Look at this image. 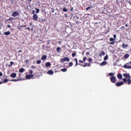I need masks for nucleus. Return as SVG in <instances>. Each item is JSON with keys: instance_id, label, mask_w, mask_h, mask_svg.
<instances>
[{"instance_id": "obj_1", "label": "nucleus", "mask_w": 131, "mask_h": 131, "mask_svg": "<svg viewBox=\"0 0 131 131\" xmlns=\"http://www.w3.org/2000/svg\"><path fill=\"white\" fill-rule=\"evenodd\" d=\"M113 36H114V38H110L109 39L110 41H111L110 43V45H114V43H115V40L116 39V34H114Z\"/></svg>"}, {"instance_id": "obj_2", "label": "nucleus", "mask_w": 131, "mask_h": 131, "mask_svg": "<svg viewBox=\"0 0 131 131\" xmlns=\"http://www.w3.org/2000/svg\"><path fill=\"white\" fill-rule=\"evenodd\" d=\"M125 69H131V66L130 62L125 63L123 67Z\"/></svg>"}, {"instance_id": "obj_3", "label": "nucleus", "mask_w": 131, "mask_h": 131, "mask_svg": "<svg viewBox=\"0 0 131 131\" xmlns=\"http://www.w3.org/2000/svg\"><path fill=\"white\" fill-rule=\"evenodd\" d=\"M123 82L125 83V82H127V84H131V80L130 78L126 79V78H124L123 79Z\"/></svg>"}, {"instance_id": "obj_4", "label": "nucleus", "mask_w": 131, "mask_h": 131, "mask_svg": "<svg viewBox=\"0 0 131 131\" xmlns=\"http://www.w3.org/2000/svg\"><path fill=\"white\" fill-rule=\"evenodd\" d=\"M20 13L17 11H14L11 14L12 17H17V16H19Z\"/></svg>"}, {"instance_id": "obj_5", "label": "nucleus", "mask_w": 131, "mask_h": 131, "mask_svg": "<svg viewBox=\"0 0 131 131\" xmlns=\"http://www.w3.org/2000/svg\"><path fill=\"white\" fill-rule=\"evenodd\" d=\"M60 60L61 62H66V61L67 62H69V61H70V59H69V57H65L63 58H61Z\"/></svg>"}, {"instance_id": "obj_6", "label": "nucleus", "mask_w": 131, "mask_h": 131, "mask_svg": "<svg viewBox=\"0 0 131 131\" xmlns=\"http://www.w3.org/2000/svg\"><path fill=\"white\" fill-rule=\"evenodd\" d=\"M110 80L113 83H115L116 82V77L115 76H112L111 77Z\"/></svg>"}, {"instance_id": "obj_7", "label": "nucleus", "mask_w": 131, "mask_h": 131, "mask_svg": "<svg viewBox=\"0 0 131 131\" xmlns=\"http://www.w3.org/2000/svg\"><path fill=\"white\" fill-rule=\"evenodd\" d=\"M124 84V83L122 81L118 82L115 84L116 86H121V85Z\"/></svg>"}, {"instance_id": "obj_8", "label": "nucleus", "mask_w": 131, "mask_h": 131, "mask_svg": "<svg viewBox=\"0 0 131 131\" xmlns=\"http://www.w3.org/2000/svg\"><path fill=\"white\" fill-rule=\"evenodd\" d=\"M38 19V16H37V14H34L33 15V20H34V21H37Z\"/></svg>"}, {"instance_id": "obj_9", "label": "nucleus", "mask_w": 131, "mask_h": 131, "mask_svg": "<svg viewBox=\"0 0 131 131\" xmlns=\"http://www.w3.org/2000/svg\"><path fill=\"white\" fill-rule=\"evenodd\" d=\"M124 77H125V78H128L129 79L130 78V75H129V74H126V73H124L123 74Z\"/></svg>"}, {"instance_id": "obj_10", "label": "nucleus", "mask_w": 131, "mask_h": 131, "mask_svg": "<svg viewBox=\"0 0 131 131\" xmlns=\"http://www.w3.org/2000/svg\"><path fill=\"white\" fill-rule=\"evenodd\" d=\"M34 75L31 74V75H27L26 76V78L27 79H30L31 78H32L33 77Z\"/></svg>"}, {"instance_id": "obj_11", "label": "nucleus", "mask_w": 131, "mask_h": 131, "mask_svg": "<svg viewBox=\"0 0 131 131\" xmlns=\"http://www.w3.org/2000/svg\"><path fill=\"white\" fill-rule=\"evenodd\" d=\"M17 76V74L16 73H12L10 74V77H13V78H15Z\"/></svg>"}, {"instance_id": "obj_12", "label": "nucleus", "mask_w": 131, "mask_h": 131, "mask_svg": "<svg viewBox=\"0 0 131 131\" xmlns=\"http://www.w3.org/2000/svg\"><path fill=\"white\" fill-rule=\"evenodd\" d=\"M107 62L106 61H103L102 63L99 64L100 66H103L104 65H106Z\"/></svg>"}, {"instance_id": "obj_13", "label": "nucleus", "mask_w": 131, "mask_h": 131, "mask_svg": "<svg viewBox=\"0 0 131 131\" xmlns=\"http://www.w3.org/2000/svg\"><path fill=\"white\" fill-rule=\"evenodd\" d=\"M117 77L119 79H121L122 78V75L120 73L117 74Z\"/></svg>"}, {"instance_id": "obj_14", "label": "nucleus", "mask_w": 131, "mask_h": 131, "mask_svg": "<svg viewBox=\"0 0 131 131\" xmlns=\"http://www.w3.org/2000/svg\"><path fill=\"white\" fill-rule=\"evenodd\" d=\"M129 57V54L126 53L125 55H124L123 58L124 59H127Z\"/></svg>"}, {"instance_id": "obj_15", "label": "nucleus", "mask_w": 131, "mask_h": 131, "mask_svg": "<svg viewBox=\"0 0 131 131\" xmlns=\"http://www.w3.org/2000/svg\"><path fill=\"white\" fill-rule=\"evenodd\" d=\"M99 57H102V56H105V52L104 51H101L99 54Z\"/></svg>"}, {"instance_id": "obj_16", "label": "nucleus", "mask_w": 131, "mask_h": 131, "mask_svg": "<svg viewBox=\"0 0 131 131\" xmlns=\"http://www.w3.org/2000/svg\"><path fill=\"white\" fill-rule=\"evenodd\" d=\"M4 35H10L11 34V32L9 31H8L7 32H5L4 33Z\"/></svg>"}, {"instance_id": "obj_17", "label": "nucleus", "mask_w": 131, "mask_h": 131, "mask_svg": "<svg viewBox=\"0 0 131 131\" xmlns=\"http://www.w3.org/2000/svg\"><path fill=\"white\" fill-rule=\"evenodd\" d=\"M127 47H128V45L126 44V45H125V43H123V44H122V48L123 49H125V48H127Z\"/></svg>"}, {"instance_id": "obj_18", "label": "nucleus", "mask_w": 131, "mask_h": 131, "mask_svg": "<svg viewBox=\"0 0 131 131\" xmlns=\"http://www.w3.org/2000/svg\"><path fill=\"white\" fill-rule=\"evenodd\" d=\"M48 74H49L50 75H52V74H54V71H52V70H49L48 72Z\"/></svg>"}, {"instance_id": "obj_19", "label": "nucleus", "mask_w": 131, "mask_h": 131, "mask_svg": "<svg viewBox=\"0 0 131 131\" xmlns=\"http://www.w3.org/2000/svg\"><path fill=\"white\" fill-rule=\"evenodd\" d=\"M46 67H50L51 66V63L50 62H48L45 64Z\"/></svg>"}, {"instance_id": "obj_20", "label": "nucleus", "mask_w": 131, "mask_h": 131, "mask_svg": "<svg viewBox=\"0 0 131 131\" xmlns=\"http://www.w3.org/2000/svg\"><path fill=\"white\" fill-rule=\"evenodd\" d=\"M46 59H47V55H43L41 57V60L43 61L46 60Z\"/></svg>"}, {"instance_id": "obj_21", "label": "nucleus", "mask_w": 131, "mask_h": 131, "mask_svg": "<svg viewBox=\"0 0 131 131\" xmlns=\"http://www.w3.org/2000/svg\"><path fill=\"white\" fill-rule=\"evenodd\" d=\"M19 72H20V73H23V72H24V68L20 69L19 70Z\"/></svg>"}, {"instance_id": "obj_22", "label": "nucleus", "mask_w": 131, "mask_h": 131, "mask_svg": "<svg viewBox=\"0 0 131 131\" xmlns=\"http://www.w3.org/2000/svg\"><path fill=\"white\" fill-rule=\"evenodd\" d=\"M74 60L76 61L75 66H77V65H80V64L77 63V58H74Z\"/></svg>"}, {"instance_id": "obj_23", "label": "nucleus", "mask_w": 131, "mask_h": 131, "mask_svg": "<svg viewBox=\"0 0 131 131\" xmlns=\"http://www.w3.org/2000/svg\"><path fill=\"white\" fill-rule=\"evenodd\" d=\"M8 81H9V80H8V79H5L4 80H3V83H7V82H8Z\"/></svg>"}, {"instance_id": "obj_24", "label": "nucleus", "mask_w": 131, "mask_h": 131, "mask_svg": "<svg viewBox=\"0 0 131 131\" xmlns=\"http://www.w3.org/2000/svg\"><path fill=\"white\" fill-rule=\"evenodd\" d=\"M56 51L58 53H60V51H61V48L57 47L56 49Z\"/></svg>"}, {"instance_id": "obj_25", "label": "nucleus", "mask_w": 131, "mask_h": 131, "mask_svg": "<svg viewBox=\"0 0 131 131\" xmlns=\"http://www.w3.org/2000/svg\"><path fill=\"white\" fill-rule=\"evenodd\" d=\"M12 65H14V62L13 61H11L10 62V64L8 65V67H12Z\"/></svg>"}, {"instance_id": "obj_26", "label": "nucleus", "mask_w": 131, "mask_h": 131, "mask_svg": "<svg viewBox=\"0 0 131 131\" xmlns=\"http://www.w3.org/2000/svg\"><path fill=\"white\" fill-rule=\"evenodd\" d=\"M61 71H62V72H66V71H67V69L66 68L62 69L61 70Z\"/></svg>"}, {"instance_id": "obj_27", "label": "nucleus", "mask_w": 131, "mask_h": 131, "mask_svg": "<svg viewBox=\"0 0 131 131\" xmlns=\"http://www.w3.org/2000/svg\"><path fill=\"white\" fill-rule=\"evenodd\" d=\"M20 79H12L10 80V81H19Z\"/></svg>"}, {"instance_id": "obj_28", "label": "nucleus", "mask_w": 131, "mask_h": 131, "mask_svg": "<svg viewBox=\"0 0 131 131\" xmlns=\"http://www.w3.org/2000/svg\"><path fill=\"white\" fill-rule=\"evenodd\" d=\"M35 10H36V14H38V13H39V9H38V8H35Z\"/></svg>"}, {"instance_id": "obj_29", "label": "nucleus", "mask_w": 131, "mask_h": 131, "mask_svg": "<svg viewBox=\"0 0 131 131\" xmlns=\"http://www.w3.org/2000/svg\"><path fill=\"white\" fill-rule=\"evenodd\" d=\"M104 61H106V60H108V55H106L104 57Z\"/></svg>"}, {"instance_id": "obj_30", "label": "nucleus", "mask_w": 131, "mask_h": 131, "mask_svg": "<svg viewBox=\"0 0 131 131\" xmlns=\"http://www.w3.org/2000/svg\"><path fill=\"white\" fill-rule=\"evenodd\" d=\"M63 12H68V10L66 9V8H64L62 9Z\"/></svg>"}, {"instance_id": "obj_31", "label": "nucleus", "mask_w": 131, "mask_h": 131, "mask_svg": "<svg viewBox=\"0 0 131 131\" xmlns=\"http://www.w3.org/2000/svg\"><path fill=\"white\" fill-rule=\"evenodd\" d=\"M108 75H109L110 76H114V73H110L108 74Z\"/></svg>"}, {"instance_id": "obj_32", "label": "nucleus", "mask_w": 131, "mask_h": 131, "mask_svg": "<svg viewBox=\"0 0 131 131\" xmlns=\"http://www.w3.org/2000/svg\"><path fill=\"white\" fill-rule=\"evenodd\" d=\"M40 63H41V61L40 60H37L36 61V64H40Z\"/></svg>"}, {"instance_id": "obj_33", "label": "nucleus", "mask_w": 131, "mask_h": 131, "mask_svg": "<svg viewBox=\"0 0 131 131\" xmlns=\"http://www.w3.org/2000/svg\"><path fill=\"white\" fill-rule=\"evenodd\" d=\"M75 56H76V53L73 52V53L72 54V56L73 57H75Z\"/></svg>"}, {"instance_id": "obj_34", "label": "nucleus", "mask_w": 131, "mask_h": 131, "mask_svg": "<svg viewBox=\"0 0 131 131\" xmlns=\"http://www.w3.org/2000/svg\"><path fill=\"white\" fill-rule=\"evenodd\" d=\"M73 63L72 62H70L69 63V66H70V67H71L72 66H73Z\"/></svg>"}, {"instance_id": "obj_35", "label": "nucleus", "mask_w": 131, "mask_h": 131, "mask_svg": "<svg viewBox=\"0 0 131 131\" xmlns=\"http://www.w3.org/2000/svg\"><path fill=\"white\" fill-rule=\"evenodd\" d=\"M92 61H93V59L91 57L89 58V59H88V61L91 63V62H92Z\"/></svg>"}, {"instance_id": "obj_36", "label": "nucleus", "mask_w": 131, "mask_h": 131, "mask_svg": "<svg viewBox=\"0 0 131 131\" xmlns=\"http://www.w3.org/2000/svg\"><path fill=\"white\" fill-rule=\"evenodd\" d=\"M86 66H88V63L85 62L84 65L83 66V67H86Z\"/></svg>"}, {"instance_id": "obj_37", "label": "nucleus", "mask_w": 131, "mask_h": 131, "mask_svg": "<svg viewBox=\"0 0 131 131\" xmlns=\"http://www.w3.org/2000/svg\"><path fill=\"white\" fill-rule=\"evenodd\" d=\"M25 29L26 30H29V31H30V30H31L30 28L29 27L25 28Z\"/></svg>"}, {"instance_id": "obj_38", "label": "nucleus", "mask_w": 131, "mask_h": 131, "mask_svg": "<svg viewBox=\"0 0 131 131\" xmlns=\"http://www.w3.org/2000/svg\"><path fill=\"white\" fill-rule=\"evenodd\" d=\"M86 57H85L83 58V62H85L86 61Z\"/></svg>"}, {"instance_id": "obj_39", "label": "nucleus", "mask_w": 131, "mask_h": 131, "mask_svg": "<svg viewBox=\"0 0 131 131\" xmlns=\"http://www.w3.org/2000/svg\"><path fill=\"white\" fill-rule=\"evenodd\" d=\"M90 9H91V7H88L86 8L85 10H86V11H89V10H90Z\"/></svg>"}, {"instance_id": "obj_40", "label": "nucleus", "mask_w": 131, "mask_h": 131, "mask_svg": "<svg viewBox=\"0 0 131 131\" xmlns=\"http://www.w3.org/2000/svg\"><path fill=\"white\" fill-rule=\"evenodd\" d=\"M32 14H33V15H34V14H35V10H32Z\"/></svg>"}, {"instance_id": "obj_41", "label": "nucleus", "mask_w": 131, "mask_h": 131, "mask_svg": "<svg viewBox=\"0 0 131 131\" xmlns=\"http://www.w3.org/2000/svg\"><path fill=\"white\" fill-rule=\"evenodd\" d=\"M29 73H30V74H32V73H33V71H32V70L30 71Z\"/></svg>"}, {"instance_id": "obj_42", "label": "nucleus", "mask_w": 131, "mask_h": 131, "mask_svg": "<svg viewBox=\"0 0 131 131\" xmlns=\"http://www.w3.org/2000/svg\"><path fill=\"white\" fill-rule=\"evenodd\" d=\"M7 20H9V21H11V20H13V17H10L8 19H7Z\"/></svg>"}, {"instance_id": "obj_43", "label": "nucleus", "mask_w": 131, "mask_h": 131, "mask_svg": "<svg viewBox=\"0 0 131 131\" xmlns=\"http://www.w3.org/2000/svg\"><path fill=\"white\" fill-rule=\"evenodd\" d=\"M90 53L89 52H86V56H89V55H90Z\"/></svg>"}, {"instance_id": "obj_44", "label": "nucleus", "mask_w": 131, "mask_h": 131, "mask_svg": "<svg viewBox=\"0 0 131 131\" xmlns=\"http://www.w3.org/2000/svg\"><path fill=\"white\" fill-rule=\"evenodd\" d=\"M31 68H33V69H35V68H36L35 67V66H32L31 67Z\"/></svg>"}, {"instance_id": "obj_45", "label": "nucleus", "mask_w": 131, "mask_h": 131, "mask_svg": "<svg viewBox=\"0 0 131 131\" xmlns=\"http://www.w3.org/2000/svg\"><path fill=\"white\" fill-rule=\"evenodd\" d=\"M79 63H83V60H79Z\"/></svg>"}, {"instance_id": "obj_46", "label": "nucleus", "mask_w": 131, "mask_h": 131, "mask_svg": "<svg viewBox=\"0 0 131 131\" xmlns=\"http://www.w3.org/2000/svg\"><path fill=\"white\" fill-rule=\"evenodd\" d=\"M87 66L88 67H91V64L90 63H88Z\"/></svg>"}, {"instance_id": "obj_47", "label": "nucleus", "mask_w": 131, "mask_h": 131, "mask_svg": "<svg viewBox=\"0 0 131 131\" xmlns=\"http://www.w3.org/2000/svg\"><path fill=\"white\" fill-rule=\"evenodd\" d=\"M0 76H3V73L2 72H0Z\"/></svg>"}, {"instance_id": "obj_48", "label": "nucleus", "mask_w": 131, "mask_h": 131, "mask_svg": "<svg viewBox=\"0 0 131 131\" xmlns=\"http://www.w3.org/2000/svg\"><path fill=\"white\" fill-rule=\"evenodd\" d=\"M70 11H71V12H72L73 11V7L71 8Z\"/></svg>"}, {"instance_id": "obj_49", "label": "nucleus", "mask_w": 131, "mask_h": 131, "mask_svg": "<svg viewBox=\"0 0 131 131\" xmlns=\"http://www.w3.org/2000/svg\"><path fill=\"white\" fill-rule=\"evenodd\" d=\"M28 61H29V60L26 59L25 61L26 63H28Z\"/></svg>"}, {"instance_id": "obj_50", "label": "nucleus", "mask_w": 131, "mask_h": 131, "mask_svg": "<svg viewBox=\"0 0 131 131\" xmlns=\"http://www.w3.org/2000/svg\"><path fill=\"white\" fill-rule=\"evenodd\" d=\"M7 27H8V28H11V26H10V25H8L7 26Z\"/></svg>"}, {"instance_id": "obj_51", "label": "nucleus", "mask_w": 131, "mask_h": 131, "mask_svg": "<svg viewBox=\"0 0 131 131\" xmlns=\"http://www.w3.org/2000/svg\"><path fill=\"white\" fill-rule=\"evenodd\" d=\"M31 31H33V27H32V28H31Z\"/></svg>"}, {"instance_id": "obj_52", "label": "nucleus", "mask_w": 131, "mask_h": 131, "mask_svg": "<svg viewBox=\"0 0 131 131\" xmlns=\"http://www.w3.org/2000/svg\"><path fill=\"white\" fill-rule=\"evenodd\" d=\"M121 28L122 29H124V26H122L121 27Z\"/></svg>"}, {"instance_id": "obj_53", "label": "nucleus", "mask_w": 131, "mask_h": 131, "mask_svg": "<svg viewBox=\"0 0 131 131\" xmlns=\"http://www.w3.org/2000/svg\"><path fill=\"white\" fill-rule=\"evenodd\" d=\"M125 27H128V25H127V24H125Z\"/></svg>"}, {"instance_id": "obj_54", "label": "nucleus", "mask_w": 131, "mask_h": 131, "mask_svg": "<svg viewBox=\"0 0 131 131\" xmlns=\"http://www.w3.org/2000/svg\"><path fill=\"white\" fill-rule=\"evenodd\" d=\"M22 52V50L18 51V53H21Z\"/></svg>"}, {"instance_id": "obj_55", "label": "nucleus", "mask_w": 131, "mask_h": 131, "mask_svg": "<svg viewBox=\"0 0 131 131\" xmlns=\"http://www.w3.org/2000/svg\"><path fill=\"white\" fill-rule=\"evenodd\" d=\"M28 2H29V3H31L32 0H29Z\"/></svg>"}, {"instance_id": "obj_56", "label": "nucleus", "mask_w": 131, "mask_h": 131, "mask_svg": "<svg viewBox=\"0 0 131 131\" xmlns=\"http://www.w3.org/2000/svg\"><path fill=\"white\" fill-rule=\"evenodd\" d=\"M42 21H47V19H42Z\"/></svg>"}, {"instance_id": "obj_57", "label": "nucleus", "mask_w": 131, "mask_h": 131, "mask_svg": "<svg viewBox=\"0 0 131 131\" xmlns=\"http://www.w3.org/2000/svg\"><path fill=\"white\" fill-rule=\"evenodd\" d=\"M64 16H65V17H67V14H64Z\"/></svg>"}, {"instance_id": "obj_58", "label": "nucleus", "mask_w": 131, "mask_h": 131, "mask_svg": "<svg viewBox=\"0 0 131 131\" xmlns=\"http://www.w3.org/2000/svg\"><path fill=\"white\" fill-rule=\"evenodd\" d=\"M2 83H3V82H0V84H2Z\"/></svg>"}, {"instance_id": "obj_59", "label": "nucleus", "mask_w": 131, "mask_h": 131, "mask_svg": "<svg viewBox=\"0 0 131 131\" xmlns=\"http://www.w3.org/2000/svg\"><path fill=\"white\" fill-rule=\"evenodd\" d=\"M76 24H78V21H76Z\"/></svg>"}, {"instance_id": "obj_60", "label": "nucleus", "mask_w": 131, "mask_h": 131, "mask_svg": "<svg viewBox=\"0 0 131 131\" xmlns=\"http://www.w3.org/2000/svg\"><path fill=\"white\" fill-rule=\"evenodd\" d=\"M30 25H32V24H31V23H30Z\"/></svg>"}, {"instance_id": "obj_61", "label": "nucleus", "mask_w": 131, "mask_h": 131, "mask_svg": "<svg viewBox=\"0 0 131 131\" xmlns=\"http://www.w3.org/2000/svg\"><path fill=\"white\" fill-rule=\"evenodd\" d=\"M130 65H131V61H130Z\"/></svg>"}, {"instance_id": "obj_62", "label": "nucleus", "mask_w": 131, "mask_h": 131, "mask_svg": "<svg viewBox=\"0 0 131 131\" xmlns=\"http://www.w3.org/2000/svg\"><path fill=\"white\" fill-rule=\"evenodd\" d=\"M52 13H54V10L52 11Z\"/></svg>"}, {"instance_id": "obj_63", "label": "nucleus", "mask_w": 131, "mask_h": 131, "mask_svg": "<svg viewBox=\"0 0 131 131\" xmlns=\"http://www.w3.org/2000/svg\"><path fill=\"white\" fill-rule=\"evenodd\" d=\"M11 29V30H13V29Z\"/></svg>"}, {"instance_id": "obj_64", "label": "nucleus", "mask_w": 131, "mask_h": 131, "mask_svg": "<svg viewBox=\"0 0 131 131\" xmlns=\"http://www.w3.org/2000/svg\"><path fill=\"white\" fill-rule=\"evenodd\" d=\"M77 19H78V17H77Z\"/></svg>"}]
</instances>
